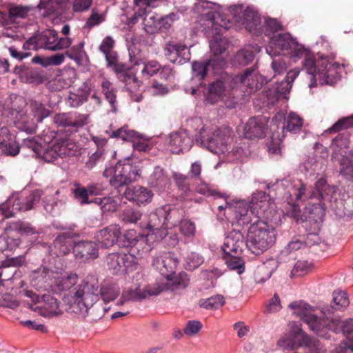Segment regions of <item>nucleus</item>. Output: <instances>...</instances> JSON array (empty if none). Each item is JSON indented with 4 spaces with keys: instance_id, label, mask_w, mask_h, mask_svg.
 Instances as JSON below:
<instances>
[{
    "instance_id": "6e6552de",
    "label": "nucleus",
    "mask_w": 353,
    "mask_h": 353,
    "mask_svg": "<svg viewBox=\"0 0 353 353\" xmlns=\"http://www.w3.org/2000/svg\"><path fill=\"white\" fill-rule=\"evenodd\" d=\"M229 136L225 130L216 129L208 132L202 128L196 137V141L207 148L210 151L215 154H224L228 151V139Z\"/></svg>"
},
{
    "instance_id": "bf43d9fd",
    "label": "nucleus",
    "mask_w": 353,
    "mask_h": 353,
    "mask_svg": "<svg viewBox=\"0 0 353 353\" xmlns=\"http://www.w3.org/2000/svg\"><path fill=\"white\" fill-rule=\"evenodd\" d=\"M143 28L148 34H154L159 30V17L146 15L143 19Z\"/></svg>"
},
{
    "instance_id": "338daca9",
    "label": "nucleus",
    "mask_w": 353,
    "mask_h": 353,
    "mask_svg": "<svg viewBox=\"0 0 353 353\" xmlns=\"http://www.w3.org/2000/svg\"><path fill=\"white\" fill-rule=\"evenodd\" d=\"M87 100L88 96L85 94H77L75 93H70L65 102L70 107L77 108L87 101Z\"/></svg>"
},
{
    "instance_id": "774afa93",
    "label": "nucleus",
    "mask_w": 353,
    "mask_h": 353,
    "mask_svg": "<svg viewBox=\"0 0 353 353\" xmlns=\"http://www.w3.org/2000/svg\"><path fill=\"white\" fill-rule=\"evenodd\" d=\"M228 210L231 213H234L236 219L239 220L247 214L248 208L247 204L242 202H238L235 205H230L228 207Z\"/></svg>"
},
{
    "instance_id": "2f4dec72",
    "label": "nucleus",
    "mask_w": 353,
    "mask_h": 353,
    "mask_svg": "<svg viewBox=\"0 0 353 353\" xmlns=\"http://www.w3.org/2000/svg\"><path fill=\"white\" fill-rule=\"evenodd\" d=\"M348 135L345 133L338 134L332 141L330 148L332 151V160H334L341 156L345 157V149L349 146Z\"/></svg>"
},
{
    "instance_id": "7c9ffc66",
    "label": "nucleus",
    "mask_w": 353,
    "mask_h": 353,
    "mask_svg": "<svg viewBox=\"0 0 353 353\" xmlns=\"http://www.w3.org/2000/svg\"><path fill=\"white\" fill-rule=\"evenodd\" d=\"M115 41L110 36L105 37L99 46V50L104 54L108 66L116 67L118 61L117 53L113 50Z\"/></svg>"
},
{
    "instance_id": "39448f33",
    "label": "nucleus",
    "mask_w": 353,
    "mask_h": 353,
    "mask_svg": "<svg viewBox=\"0 0 353 353\" xmlns=\"http://www.w3.org/2000/svg\"><path fill=\"white\" fill-rule=\"evenodd\" d=\"M274 228L264 221L252 224L247 235V248L259 255L269 249L276 241Z\"/></svg>"
},
{
    "instance_id": "79ce46f5",
    "label": "nucleus",
    "mask_w": 353,
    "mask_h": 353,
    "mask_svg": "<svg viewBox=\"0 0 353 353\" xmlns=\"http://www.w3.org/2000/svg\"><path fill=\"white\" fill-rule=\"evenodd\" d=\"M19 117H17L18 128L28 133H34L37 128V123L35 119H30L26 114H19Z\"/></svg>"
},
{
    "instance_id": "c03bdc74",
    "label": "nucleus",
    "mask_w": 353,
    "mask_h": 353,
    "mask_svg": "<svg viewBox=\"0 0 353 353\" xmlns=\"http://www.w3.org/2000/svg\"><path fill=\"white\" fill-rule=\"evenodd\" d=\"M199 306L207 310L218 309L225 304L223 296L216 294L205 299L199 301Z\"/></svg>"
},
{
    "instance_id": "bb28decb",
    "label": "nucleus",
    "mask_w": 353,
    "mask_h": 353,
    "mask_svg": "<svg viewBox=\"0 0 353 353\" xmlns=\"http://www.w3.org/2000/svg\"><path fill=\"white\" fill-rule=\"evenodd\" d=\"M74 236L71 232H63L59 234L53 242L52 249L57 256L68 254L74 245Z\"/></svg>"
},
{
    "instance_id": "2eb2a0df",
    "label": "nucleus",
    "mask_w": 353,
    "mask_h": 353,
    "mask_svg": "<svg viewBox=\"0 0 353 353\" xmlns=\"http://www.w3.org/2000/svg\"><path fill=\"white\" fill-rule=\"evenodd\" d=\"M121 234V228L118 225H110L96 232V244L101 248H109L115 245Z\"/></svg>"
},
{
    "instance_id": "c756f323",
    "label": "nucleus",
    "mask_w": 353,
    "mask_h": 353,
    "mask_svg": "<svg viewBox=\"0 0 353 353\" xmlns=\"http://www.w3.org/2000/svg\"><path fill=\"white\" fill-rule=\"evenodd\" d=\"M277 267L278 262L273 259H270L265 263L257 266L254 274L255 281L259 283L265 282L270 279Z\"/></svg>"
},
{
    "instance_id": "e433bc0d",
    "label": "nucleus",
    "mask_w": 353,
    "mask_h": 353,
    "mask_svg": "<svg viewBox=\"0 0 353 353\" xmlns=\"http://www.w3.org/2000/svg\"><path fill=\"white\" fill-rule=\"evenodd\" d=\"M258 51V46H248L237 52L234 58V63L240 65H246L252 62L255 53Z\"/></svg>"
},
{
    "instance_id": "473e14b6",
    "label": "nucleus",
    "mask_w": 353,
    "mask_h": 353,
    "mask_svg": "<svg viewBox=\"0 0 353 353\" xmlns=\"http://www.w3.org/2000/svg\"><path fill=\"white\" fill-rule=\"evenodd\" d=\"M148 298L145 288H141L139 284H134L128 290H124L118 305H123L126 301H139Z\"/></svg>"
},
{
    "instance_id": "1a4fd4ad",
    "label": "nucleus",
    "mask_w": 353,
    "mask_h": 353,
    "mask_svg": "<svg viewBox=\"0 0 353 353\" xmlns=\"http://www.w3.org/2000/svg\"><path fill=\"white\" fill-rule=\"evenodd\" d=\"M139 176L137 166L129 162L118 163L114 167V174L110 179V183L115 188L127 185L135 181Z\"/></svg>"
},
{
    "instance_id": "6e6d98bb",
    "label": "nucleus",
    "mask_w": 353,
    "mask_h": 353,
    "mask_svg": "<svg viewBox=\"0 0 353 353\" xmlns=\"http://www.w3.org/2000/svg\"><path fill=\"white\" fill-rule=\"evenodd\" d=\"M48 281V274L44 270H35L30 275V281L32 286L36 288H42L45 287V283Z\"/></svg>"
},
{
    "instance_id": "f257e3e1",
    "label": "nucleus",
    "mask_w": 353,
    "mask_h": 353,
    "mask_svg": "<svg viewBox=\"0 0 353 353\" xmlns=\"http://www.w3.org/2000/svg\"><path fill=\"white\" fill-rule=\"evenodd\" d=\"M271 43L282 50H290L294 58H303V68L311 75L310 87H314L316 81L320 84H332L337 74L336 68L325 57L317 59L315 56L292 37L289 33L278 34L270 37Z\"/></svg>"
},
{
    "instance_id": "603ef678",
    "label": "nucleus",
    "mask_w": 353,
    "mask_h": 353,
    "mask_svg": "<svg viewBox=\"0 0 353 353\" xmlns=\"http://www.w3.org/2000/svg\"><path fill=\"white\" fill-rule=\"evenodd\" d=\"M351 128H353V114L338 120L327 130V132L330 133H336Z\"/></svg>"
},
{
    "instance_id": "b1692460",
    "label": "nucleus",
    "mask_w": 353,
    "mask_h": 353,
    "mask_svg": "<svg viewBox=\"0 0 353 353\" xmlns=\"http://www.w3.org/2000/svg\"><path fill=\"white\" fill-rule=\"evenodd\" d=\"M240 21L248 31L253 34L261 33V17L253 8L248 7L242 13Z\"/></svg>"
},
{
    "instance_id": "f704fd0d",
    "label": "nucleus",
    "mask_w": 353,
    "mask_h": 353,
    "mask_svg": "<svg viewBox=\"0 0 353 353\" xmlns=\"http://www.w3.org/2000/svg\"><path fill=\"white\" fill-rule=\"evenodd\" d=\"M139 66H141L140 72L143 76L151 77L156 74L160 69L161 65L157 61H151L148 63H143L141 59H135L132 65V70L139 72Z\"/></svg>"
},
{
    "instance_id": "f8f14e48",
    "label": "nucleus",
    "mask_w": 353,
    "mask_h": 353,
    "mask_svg": "<svg viewBox=\"0 0 353 353\" xmlns=\"http://www.w3.org/2000/svg\"><path fill=\"white\" fill-rule=\"evenodd\" d=\"M223 80H216L209 84L205 91L206 99L210 103L214 104L221 100L226 95L228 90L235 88L232 76H227Z\"/></svg>"
},
{
    "instance_id": "052dcab7",
    "label": "nucleus",
    "mask_w": 353,
    "mask_h": 353,
    "mask_svg": "<svg viewBox=\"0 0 353 353\" xmlns=\"http://www.w3.org/2000/svg\"><path fill=\"white\" fill-rule=\"evenodd\" d=\"M332 301L335 304V306H332V307L335 310H338L340 307H347L350 304L347 294L344 291H334L332 293Z\"/></svg>"
},
{
    "instance_id": "7ed1b4c3",
    "label": "nucleus",
    "mask_w": 353,
    "mask_h": 353,
    "mask_svg": "<svg viewBox=\"0 0 353 353\" xmlns=\"http://www.w3.org/2000/svg\"><path fill=\"white\" fill-rule=\"evenodd\" d=\"M99 285L97 278L94 275L88 276L80 284L72 290L71 301H67L66 310L69 313L79 314L83 317L89 314L93 319L101 318L106 312L105 308H102L97 314L94 313L96 307L94 304L99 299Z\"/></svg>"
},
{
    "instance_id": "3c124183",
    "label": "nucleus",
    "mask_w": 353,
    "mask_h": 353,
    "mask_svg": "<svg viewBox=\"0 0 353 353\" xmlns=\"http://www.w3.org/2000/svg\"><path fill=\"white\" fill-rule=\"evenodd\" d=\"M209 70L206 61H193L192 63V79L203 80Z\"/></svg>"
},
{
    "instance_id": "20e7f679",
    "label": "nucleus",
    "mask_w": 353,
    "mask_h": 353,
    "mask_svg": "<svg viewBox=\"0 0 353 353\" xmlns=\"http://www.w3.org/2000/svg\"><path fill=\"white\" fill-rule=\"evenodd\" d=\"M23 146L32 150L37 157L48 162L52 161L59 157L73 154L71 151L73 145L66 141L47 143L41 137H34L23 139Z\"/></svg>"
},
{
    "instance_id": "ddd939ff",
    "label": "nucleus",
    "mask_w": 353,
    "mask_h": 353,
    "mask_svg": "<svg viewBox=\"0 0 353 353\" xmlns=\"http://www.w3.org/2000/svg\"><path fill=\"white\" fill-rule=\"evenodd\" d=\"M235 87L239 83L246 86L250 92H256L259 90L265 82V78L261 75L254 68H246L241 75L232 77Z\"/></svg>"
},
{
    "instance_id": "58836bf2",
    "label": "nucleus",
    "mask_w": 353,
    "mask_h": 353,
    "mask_svg": "<svg viewBox=\"0 0 353 353\" xmlns=\"http://www.w3.org/2000/svg\"><path fill=\"white\" fill-rule=\"evenodd\" d=\"M166 212L162 209L152 212L149 215L148 228L151 232H154L155 230L159 229L165 225L167 216H165Z\"/></svg>"
},
{
    "instance_id": "49530a36",
    "label": "nucleus",
    "mask_w": 353,
    "mask_h": 353,
    "mask_svg": "<svg viewBox=\"0 0 353 353\" xmlns=\"http://www.w3.org/2000/svg\"><path fill=\"white\" fill-rule=\"evenodd\" d=\"M8 16L10 19H23L30 11L31 8L27 6L11 3L8 6Z\"/></svg>"
},
{
    "instance_id": "4d7b16f0",
    "label": "nucleus",
    "mask_w": 353,
    "mask_h": 353,
    "mask_svg": "<svg viewBox=\"0 0 353 353\" xmlns=\"http://www.w3.org/2000/svg\"><path fill=\"white\" fill-rule=\"evenodd\" d=\"M72 194L75 199L81 205H85L90 203L89 200V194L87 191V188L82 187L79 184H75L74 188L72 189Z\"/></svg>"
},
{
    "instance_id": "f3484780",
    "label": "nucleus",
    "mask_w": 353,
    "mask_h": 353,
    "mask_svg": "<svg viewBox=\"0 0 353 353\" xmlns=\"http://www.w3.org/2000/svg\"><path fill=\"white\" fill-rule=\"evenodd\" d=\"M119 79L125 83L131 99L135 102L141 101L143 98L142 94L139 92L141 83L133 71L128 70L121 72Z\"/></svg>"
},
{
    "instance_id": "4468645a",
    "label": "nucleus",
    "mask_w": 353,
    "mask_h": 353,
    "mask_svg": "<svg viewBox=\"0 0 353 353\" xmlns=\"http://www.w3.org/2000/svg\"><path fill=\"white\" fill-rule=\"evenodd\" d=\"M247 248V240L239 230L231 231L225 238L222 250L229 256L240 255Z\"/></svg>"
},
{
    "instance_id": "cd10ccee",
    "label": "nucleus",
    "mask_w": 353,
    "mask_h": 353,
    "mask_svg": "<svg viewBox=\"0 0 353 353\" xmlns=\"http://www.w3.org/2000/svg\"><path fill=\"white\" fill-rule=\"evenodd\" d=\"M88 114H79L75 120H72L69 114L59 113L55 114L54 122L59 125L67 128L72 127L75 130L82 128L88 123Z\"/></svg>"
},
{
    "instance_id": "c9c22d12",
    "label": "nucleus",
    "mask_w": 353,
    "mask_h": 353,
    "mask_svg": "<svg viewBox=\"0 0 353 353\" xmlns=\"http://www.w3.org/2000/svg\"><path fill=\"white\" fill-rule=\"evenodd\" d=\"M149 183L151 186L159 190L165 188L169 183V178L164 169L160 166L155 167L150 176Z\"/></svg>"
},
{
    "instance_id": "de8ad7c7",
    "label": "nucleus",
    "mask_w": 353,
    "mask_h": 353,
    "mask_svg": "<svg viewBox=\"0 0 353 353\" xmlns=\"http://www.w3.org/2000/svg\"><path fill=\"white\" fill-rule=\"evenodd\" d=\"M39 44H45V48L48 49L49 46L54 44L58 40V34L54 30L46 29L41 33L37 34Z\"/></svg>"
},
{
    "instance_id": "864d4df0",
    "label": "nucleus",
    "mask_w": 353,
    "mask_h": 353,
    "mask_svg": "<svg viewBox=\"0 0 353 353\" xmlns=\"http://www.w3.org/2000/svg\"><path fill=\"white\" fill-rule=\"evenodd\" d=\"M228 40L226 38L218 36L210 41V48L214 55L222 54L227 48Z\"/></svg>"
},
{
    "instance_id": "e2e57ef3",
    "label": "nucleus",
    "mask_w": 353,
    "mask_h": 353,
    "mask_svg": "<svg viewBox=\"0 0 353 353\" xmlns=\"http://www.w3.org/2000/svg\"><path fill=\"white\" fill-rule=\"evenodd\" d=\"M84 54L83 43H79L73 46L65 52V55L70 59L75 61L77 63H80Z\"/></svg>"
},
{
    "instance_id": "393cba45",
    "label": "nucleus",
    "mask_w": 353,
    "mask_h": 353,
    "mask_svg": "<svg viewBox=\"0 0 353 353\" xmlns=\"http://www.w3.org/2000/svg\"><path fill=\"white\" fill-rule=\"evenodd\" d=\"M0 148L8 156L14 157L19 153V144L12 138V135L6 126L0 127Z\"/></svg>"
},
{
    "instance_id": "a18cd8bd",
    "label": "nucleus",
    "mask_w": 353,
    "mask_h": 353,
    "mask_svg": "<svg viewBox=\"0 0 353 353\" xmlns=\"http://www.w3.org/2000/svg\"><path fill=\"white\" fill-rule=\"evenodd\" d=\"M99 290V294L105 303L114 300L120 294V288L114 285H103Z\"/></svg>"
},
{
    "instance_id": "4c0bfd02",
    "label": "nucleus",
    "mask_w": 353,
    "mask_h": 353,
    "mask_svg": "<svg viewBox=\"0 0 353 353\" xmlns=\"http://www.w3.org/2000/svg\"><path fill=\"white\" fill-rule=\"evenodd\" d=\"M30 112L37 123H41L44 119L48 117L51 111L40 101L36 100L30 101Z\"/></svg>"
},
{
    "instance_id": "412c9836",
    "label": "nucleus",
    "mask_w": 353,
    "mask_h": 353,
    "mask_svg": "<svg viewBox=\"0 0 353 353\" xmlns=\"http://www.w3.org/2000/svg\"><path fill=\"white\" fill-rule=\"evenodd\" d=\"M267 125L262 119L250 118L243 127V136L246 139H261L265 137Z\"/></svg>"
},
{
    "instance_id": "0e129e2a",
    "label": "nucleus",
    "mask_w": 353,
    "mask_h": 353,
    "mask_svg": "<svg viewBox=\"0 0 353 353\" xmlns=\"http://www.w3.org/2000/svg\"><path fill=\"white\" fill-rule=\"evenodd\" d=\"M204 261L203 257L196 252L190 253L186 258V269L193 270L199 268Z\"/></svg>"
},
{
    "instance_id": "72a5a7b5",
    "label": "nucleus",
    "mask_w": 353,
    "mask_h": 353,
    "mask_svg": "<svg viewBox=\"0 0 353 353\" xmlns=\"http://www.w3.org/2000/svg\"><path fill=\"white\" fill-rule=\"evenodd\" d=\"M168 281L165 283L166 284V290L171 292H177L179 290H184L187 288L189 284L190 279L187 273L180 272L177 275L169 276V278H166Z\"/></svg>"
},
{
    "instance_id": "09e8293b",
    "label": "nucleus",
    "mask_w": 353,
    "mask_h": 353,
    "mask_svg": "<svg viewBox=\"0 0 353 353\" xmlns=\"http://www.w3.org/2000/svg\"><path fill=\"white\" fill-rule=\"evenodd\" d=\"M268 197L269 196L265 194V192L263 191H259L254 193L252 195L251 199L252 208L260 209L262 212H264L265 210V207L268 204Z\"/></svg>"
},
{
    "instance_id": "a211bd4d",
    "label": "nucleus",
    "mask_w": 353,
    "mask_h": 353,
    "mask_svg": "<svg viewBox=\"0 0 353 353\" xmlns=\"http://www.w3.org/2000/svg\"><path fill=\"white\" fill-rule=\"evenodd\" d=\"M95 242L81 241L75 243L73 253L75 257L82 261L94 259L98 257V249Z\"/></svg>"
},
{
    "instance_id": "ea45409f",
    "label": "nucleus",
    "mask_w": 353,
    "mask_h": 353,
    "mask_svg": "<svg viewBox=\"0 0 353 353\" xmlns=\"http://www.w3.org/2000/svg\"><path fill=\"white\" fill-rule=\"evenodd\" d=\"M10 228L21 234L26 236H34L36 239L39 234L36 229L30 223L23 221H17L11 223Z\"/></svg>"
},
{
    "instance_id": "69168bd1",
    "label": "nucleus",
    "mask_w": 353,
    "mask_h": 353,
    "mask_svg": "<svg viewBox=\"0 0 353 353\" xmlns=\"http://www.w3.org/2000/svg\"><path fill=\"white\" fill-rule=\"evenodd\" d=\"M292 88V84L284 80L279 83L274 91V97L276 101L282 98H286V95L290 92Z\"/></svg>"
},
{
    "instance_id": "0eeeda50",
    "label": "nucleus",
    "mask_w": 353,
    "mask_h": 353,
    "mask_svg": "<svg viewBox=\"0 0 353 353\" xmlns=\"http://www.w3.org/2000/svg\"><path fill=\"white\" fill-rule=\"evenodd\" d=\"M43 194L40 190H35L28 195L24 194L18 196H11L0 205V212L6 218L13 216L18 212H26L34 208Z\"/></svg>"
},
{
    "instance_id": "5fc2aeb1",
    "label": "nucleus",
    "mask_w": 353,
    "mask_h": 353,
    "mask_svg": "<svg viewBox=\"0 0 353 353\" xmlns=\"http://www.w3.org/2000/svg\"><path fill=\"white\" fill-rule=\"evenodd\" d=\"M78 281V276L74 273H70L63 276L57 282V287L61 291L70 290L74 286Z\"/></svg>"
},
{
    "instance_id": "aec40b11",
    "label": "nucleus",
    "mask_w": 353,
    "mask_h": 353,
    "mask_svg": "<svg viewBox=\"0 0 353 353\" xmlns=\"http://www.w3.org/2000/svg\"><path fill=\"white\" fill-rule=\"evenodd\" d=\"M178 265V260L172 253L168 252L157 257L153 261V265L156 266L161 274L165 278H169L174 273Z\"/></svg>"
},
{
    "instance_id": "c85d7f7f",
    "label": "nucleus",
    "mask_w": 353,
    "mask_h": 353,
    "mask_svg": "<svg viewBox=\"0 0 353 353\" xmlns=\"http://www.w3.org/2000/svg\"><path fill=\"white\" fill-rule=\"evenodd\" d=\"M274 185L276 188L281 186L288 189V193L290 195L294 194L296 200L302 199L306 192L305 185L299 180L292 181L290 179H285L277 181Z\"/></svg>"
},
{
    "instance_id": "dca6fc26",
    "label": "nucleus",
    "mask_w": 353,
    "mask_h": 353,
    "mask_svg": "<svg viewBox=\"0 0 353 353\" xmlns=\"http://www.w3.org/2000/svg\"><path fill=\"white\" fill-rule=\"evenodd\" d=\"M168 143L170 150L174 154L188 151L192 145V140L185 130L170 134Z\"/></svg>"
},
{
    "instance_id": "423d86ee",
    "label": "nucleus",
    "mask_w": 353,
    "mask_h": 353,
    "mask_svg": "<svg viewBox=\"0 0 353 353\" xmlns=\"http://www.w3.org/2000/svg\"><path fill=\"white\" fill-rule=\"evenodd\" d=\"M314 196L323 201V205H328L338 216L345 215V208L343 201L339 199V193L337 188L330 185L323 178L319 179L314 184V190L310 196H305V198Z\"/></svg>"
},
{
    "instance_id": "37998d69",
    "label": "nucleus",
    "mask_w": 353,
    "mask_h": 353,
    "mask_svg": "<svg viewBox=\"0 0 353 353\" xmlns=\"http://www.w3.org/2000/svg\"><path fill=\"white\" fill-rule=\"evenodd\" d=\"M296 345L293 330L284 333L277 341V346L283 350H295L296 349Z\"/></svg>"
},
{
    "instance_id": "8fccbe9b",
    "label": "nucleus",
    "mask_w": 353,
    "mask_h": 353,
    "mask_svg": "<svg viewBox=\"0 0 353 353\" xmlns=\"http://www.w3.org/2000/svg\"><path fill=\"white\" fill-rule=\"evenodd\" d=\"M339 172L344 178L353 183V159L343 157L340 161Z\"/></svg>"
},
{
    "instance_id": "4be33fe9",
    "label": "nucleus",
    "mask_w": 353,
    "mask_h": 353,
    "mask_svg": "<svg viewBox=\"0 0 353 353\" xmlns=\"http://www.w3.org/2000/svg\"><path fill=\"white\" fill-rule=\"evenodd\" d=\"M124 196L128 200L140 205L150 202L154 194L145 187L137 185L127 188Z\"/></svg>"
},
{
    "instance_id": "9b49d317",
    "label": "nucleus",
    "mask_w": 353,
    "mask_h": 353,
    "mask_svg": "<svg viewBox=\"0 0 353 353\" xmlns=\"http://www.w3.org/2000/svg\"><path fill=\"white\" fill-rule=\"evenodd\" d=\"M108 269L114 274L124 273L137 264V259L130 253H111L105 259Z\"/></svg>"
},
{
    "instance_id": "13d9d810",
    "label": "nucleus",
    "mask_w": 353,
    "mask_h": 353,
    "mask_svg": "<svg viewBox=\"0 0 353 353\" xmlns=\"http://www.w3.org/2000/svg\"><path fill=\"white\" fill-rule=\"evenodd\" d=\"M142 213L140 210L133 208H126L121 214V220L125 223H136L141 219Z\"/></svg>"
},
{
    "instance_id": "5701e85b",
    "label": "nucleus",
    "mask_w": 353,
    "mask_h": 353,
    "mask_svg": "<svg viewBox=\"0 0 353 353\" xmlns=\"http://www.w3.org/2000/svg\"><path fill=\"white\" fill-rule=\"evenodd\" d=\"M42 303L40 305L35 307H31V309L36 311L39 309L40 313L43 316L52 317L59 316L61 314L59 309V302L53 296L48 294H42Z\"/></svg>"
},
{
    "instance_id": "680f3d73",
    "label": "nucleus",
    "mask_w": 353,
    "mask_h": 353,
    "mask_svg": "<svg viewBox=\"0 0 353 353\" xmlns=\"http://www.w3.org/2000/svg\"><path fill=\"white\" fill-rule=\"evenodd\" d=\"M102 92L105 96L106 99L110 103L112 110L116 111V94L114 89L112 88L111 83L110 81H103L101 84Z\"/></svg>"
},
{
    "instance_id": "a19ab883",
    "label": "nucleus",
    "mask_w": 353,
    "mask_h": 353,
    "mask_svg": "<svg viewBox=\"0 0 353 353\" xmlns=\"http://www.w3.org/2000/svg\"><path fill=\"white\" fill-rule=\"evenodd\" d=\"M303 119L295 112H290L286 119L283 129L292 133L301 131L303 126Z\"/></svg>"
},
{
    "instance_id": "9d476101",
    "label": "nucleus",
    "mask_w": 353,
    "mask_h": 353,
    "mask_svg": "<svg viewBox=\"0 0 353 353\" xmlns=\"http://www.w3.org/2000/svg\"><path fill=\"white\" fill-rule=\"evenodd\" d=\"M163 50L166 59L173 64L182 65L191 59V54L188 47L174 41H167Z\"/></svg>"
},
{
    "instance_id": "6ab92c4d",
    "label": "nucleus",
    "mask_w": 353,
    "mask_h": 353,
    "mask_svg": "<svg viewBox=\"0 0 353 353\" xmlns=\"http://www.w3.org/2000/svg\"><path fill=\"white\" fill-rule=\"evenodd\" d=\"M24 263L25 257L23 255L7 257L0 265L1 279L3 281L10 280L17 273L18 268L22 266Z\"/></svg>"
},
{
    "instance_id": "a878e982",
    "label": "nucleus",
    "mask_w": 353,
    "mask_h": 353,
    "mask_svg": "<svg viewBox=\"0 0 353 353\" xmlns=\"http://www.w3.org/2000/svg\"><path fill=\"white\" fill-rule=\"evenodd\" d=\"M110 137L121 139L125 141H133V148L139 151H145L148 148V145L144 143L134 142V139L139 138V134L133 130H130L127 126L121 127L113 131Z\"/></svg>"
},
{
    "instance_id": "f03ea898",
    "label": "nucleus",
    "mask_w": 353,
    "mask_h": 353,
    "mask_svg": "<svg viewBox=\"0 0 353 353\" xmlns=\"http://www.w3.org/2000/svg\"><path fill=\"white\" fill-rule=\"evenodd\" d=\"M289 306L291 309L294 310V313L320 337L329 339L330 336L327 331L336 333L340 328L345 335L353 333V319L341 321L340 319L336 318L329 319L328 316H317L314 313V309L302 301L292 302Z\"/></svg>"
}]
</instances>
